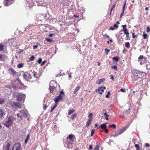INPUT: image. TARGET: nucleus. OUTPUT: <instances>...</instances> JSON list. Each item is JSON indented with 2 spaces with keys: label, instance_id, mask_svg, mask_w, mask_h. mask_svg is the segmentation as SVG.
I'll return each mask as SVG.
<instances>
[{
  "label": "nucleus",
  "instance_id": "52",
  "mask_svg": "<svg viewBox=\"0 0 150 150\" xmlns=\"http://www.w3.org/2000/svg\"><path fill=\"white\" fill-rule=\"evenodd\" d=\"M146 30L147 32H148L150 31V28L149 27H147Z\"/></svg>",
  "mask_w": 150,
  "mask_h": 150
},
{
  "label": "nucleus",
  "instance_id": "19",
  "mask_svg": "<svg viewBox=\"0 0 150 150\" xmlns=\"http://www.w3.org/2000/svg\"><path fill=\"white\" fill-rule=\"evenodd\" d=\"M15 105L17 108H21V105L20 103L18 102H15L14 103Z\"/></svg>",
  "mask_w": 150,
  "mask_h": 150
},
{
  "label": "nucleus",
  "instance_id": "28",
  "mask_svg": "<svg viewBox=\"0 0 150 150\" xmlns=\"http://www.w3.org/2000/svg\"><path fill=\"white\" fill-rule=\"evenodd\" d=\"M57 104H56L52 108H51V109L50 110L51 112H52L53 110L56 108Z\"/></svg>",
  "mask_w": 150,
  "mask_h": 150
},
{
  "label": "nucleus",
  "instance_id": "59",
  "mask_svg": "<svg viewBox=\"0 0 150 150\" xmlns=\"http://www.w3.org/2000/svg\"><path fill=\"white\" fill-rule=\"evenodd\" d=\"M115 4L113 6L112 8L111 9V11H112L113 9L115 8Z\"/></svg>",
  "mask_w": 150,
  "mask_h": 150
},
{
  "label": "nucleus",
  "instance_id": "41",
  "mask_svg": "<svg viewBox=\"0 0 150 150\" xmlns=\"http://www.w3.org/2000/svg\"><path fill=\"white\" fill-rule=\"evenodd\" d=\"M46 40L47 42H50L52 41V39L50 38H46Z\"/></svg>",
  "mask_w": 150,
  "mask_h": 150
},
{
  "label": "nucleus",
  "instance_id": "61",
  "mask_svg": "<svg viewBox=\"0 0 150 150\" xmlns=\"http://www.w3.org/2000/svg\"><path fill=\"white\" fill-rule=\"evenodd\" d=\"M92 115V113H90V114H89V115H88V117H90V118L91 117V116Z\"/></svg>",
  "mask_w": 150,
  "mask_h": 150
},
{
  "label": "nucleus",
  "instance_id": "14",
  "mask_svg": "<svg viewBox=\"0 0 150 150\" xmlns=\"http://www.w3.org/2000/svg\"><path fill=\"white\" fill-rule=\"evenodd\" d=\"M106 124V123H104L100 125V127L103 129H105L107 127Z\"/></svg>",
  "mask_w": 150,
  "mask_h": 150
},
{
  "label": "nucleus",
  "instance_id": "12",
  "mask_svg": "<svg viewBox=\"0 0 150 150\" xmlns=\"http://www.w3.org/2000/svg\"><path fill=\"white\" fill-rule=\"evenodd\" d=\"M20 113H21V114L23 115L25 117H26L28 115L27 113L24 110L20 111Z\"/></svg>",
  "mask_w": 150,
  "mask_h": 150
},
{
  "label": "nucleus",
  "instance_id": "9",
  "mask_svg": "<svg viewBox=\"0 0 150 150\" xmlns=\"http://www.w3.org/2000/svg\"><path fill=\"white\" fill-rule=\"evenodd\" d=\"M93 120L92 117H91L88 119V121L86 122V127H88L90 125L92 121Z\"/></svg>",
  "mask_w": 150,
  "mask_h": 150
},
{
  "label": "nucleus",
  "instance_id": "48",
  "mask_svg": "<svg viewBox=\"0 0 150 150\" xmlns=\"http://www.w3.org/2000/svg\"><path fill=\"white\" fill-rule=\"evenodd\" d=\"M99 147L98 146H96L94 148L93 150H98Z\"/></svg>",
  "mask_w": 150,
  "mask_h": 150
},
{
  "label": "nucleus",
  "instance_id": "23",
  "mask_svg": "<svg viewBox=\"0 0 150 150\" xmlns=\"http://www.w3.org/2000/svg\"><path fill=\"white\" fill-rule=\"evenodd\" d=\"M131 112V110L130 109H128L127 111H125L123 112V113L127 114Z\"/></svg>",
  "mask_w": 150,
  "mask_h": 150
},
{
  "label": "nucleus",
  "instance_id": "5",
  "mask_svg": "<svg viewBox=\"0 0 150 150\" xmlns=\"http://www.w3.org/2000/svg\"><path fill=\"white\" fill-rule=\"evenodd\" d=\"M10 73L13 76H18V73L16 71H15L13 68H11L9 69Z\"/></svg>",
  "mask_w": 150,
  "mask_h": 150
},
{
  "label": "nucleus",
  "instance_id": "37",
  "mask_svg": "<svg viewBox=\"0 0 150 150\" xmlns=\"http://www.w3.org/2000/svg\"><path fill=\"white\" fill-rule=\"evenodd\" d=\"M123 30L124 31L125 34H128V33L129 32H128V30L127 29H124V30Z\"/></svg>",
  "mask_w": 150,
  "mask_h": 150
},
{
  "label": "nucleus",
  "instance_id": "63",
  "mask_svg": "<svg viewBox=\"0 0 150 150\" xmlns=\"http://www.w3.org/2000/svg\"><path fill=\"white\" fill-rule=\"evenodd\" d=\"M145 145L147 147H148L149 146V144L148 143L146 144Z\"/></svg>",
  "mask_w": 150,
  "mask_h": 150
},
{
  "label": "nucleus",
  "instance_id": "29",
  "mask_svg": "<svg viewBox=\"0 0 150 150\" xmlns=\"http://www.w3.org/2000/svg\"><path fill=\"white\" fill-rule=\"evenodd\" d=\"M125 45V46L127 48H129L130 47V44L129 42H126Z\"/></svg>",
  "mask_w": 150,
  "mask_h": 150
},
{
  "label": "nucleus",
  "instance_id": "44",
  "mask_svg": "<svg viewBox=\"0 0 150 150\" xmlns=\"http://www.w3.org/2000/svg\"><path fill=\"white\" fill-rule=\"evenodd\" d=\"M119 135V133H115L114 134H112V136L116 137V136H118Z\"/></svg>",
  "mask_w": 150,
  "mask_h": 150
},
{
  "label": "nucleus",
  "instance_id": "33",
  "mask_svg": "<svg viewBox=\"0 0 150 150\" xmlns=\"http://www.w3.org/2000/svg\"><path fill=\"white\" fill-rule=\"evenodd\" d=\"M109 126L110 127H113L114 129H115L116 127V125L114 124H113L112 125H110Z\"/></svg>",
  "mask_w": 150,
  "mask_h": 150
},
{
  "label": "nucleus",
  "instance_id": "15",
  "mask_svg": "<svg viewBox=\"0 0 150 150\" xmlns=\"http://www.w3.org/2000/svg\"><path fill=\"white\" fill-rule=\"evenodd\" d=\"M11 146V144L9 142H8L4 150H9Z\"/></svg>",
  "mask_w": 150,
  "mask_h": 150
},
{
  "label": "nucleus",
  "instance_id": "1",
  "mask_svg": "<svg viewBox=\"0 0 150 150\" xmlns=\"http://www.w3.org/2000/svg\"><path fill=\"white\" fill-rule=\"evenodd\" d=\"M13 97L16 98L18 101H21L23 99L24 100L25 97V95H23L20 93L14 92L13 94Z\"/></svg>",
  "mask_w": 150,
  "mask_h": 150
},
{
  "label": "nucleus",
  "instance_id": "11",
  "mask_svg": "<svg viewBox=\"0 0 150 150\" xmlns=\"http://www.w3.org/2000/svg\"><path fill=\"white\" fill-rule=\"evenodd\" d=\"M16 149V150H20L21 147V144L18 143H17L15 144Z\"/></svg>",
  "mask_w": 150,
  "mask_h": 150
},
{
  "label": "nucleus",
  "instance_id": "35",
  "mask_svg": "<svg viewBox=\"0 0 150 150\" xmlns=\"http://www.w3.org/2000/svg\"><path fill=\"white\" fill-rule=\"evenodd\" d=\"M4 50V46L0 44V51H2Z\"/></svg>",
  "mask_w": 150,
  "mask_h": 150
},
{
  "label": "nucleus",
  "instance_id": "36",
  "mask_svg": "<svg viewBox=\"0 0 150 150\" xmlns=\"http://www.w3.org/2000/svg\"><path fill=\"white\" fill-rule=\"evenodd\" d=\"M135 146L137 148V150H139L140 148L139 145L138 144H135Z\"/></svg>",
  "mask_w": 150,
  "mask_h": 150
},
{
  "label": "nucleus",
  "instance_id": "7",
  "mask_svg": "<svg viewBox=\"0 0 150 150\" xmlns=\"http://www.w3.org/2000/svg\"><path fill=\"white\" fill-rule=\"evenodd\" d=\"M126 0H125V3L124 4L123 6V7L122 12L121 13L120 16V18H121L123 15V14L124 13V12L125 8V5H126Z\"/></svg>",
  "mask_w": 150,
  "mask_h": 150
},
{
  "label": "nucleus",
  "instance_id": "26",
  "mask_svg": "<svg viewBox=\"0 0 150 150\" xmlns=\"http://www.w3.org/2000/svg\"><path fill=\"white\" fill-rule=\"evenodd\" d=\"M76 115H77L76 114H74L73 115L71 116V118L72 120H74V119L76 117Z\"/></svg>",
  "mask_w": 150,
  "mask_h": 150
},
{
  "label": "nucleus",
  "instance_id": "55",
  "mask_svg": "<svg viewBox=\"0 0 150 150\" xmlns=\"http://www.w3.org/2000/svg\"><path fill=\"white\" fill-rule=\"evenodd\" d=\"M96 92H98L100 91L99 87L96 90Z\"/></svg>",
  "mask_w": 150,
  "mask_h": 150
},
{
  "label": "nucleus",
  "instance_id": "57",
  "mask_svg": "<svg viewBox=\"0 0 150 150\" xmlns=\"http://www.w3.org/2000/svg\"><path fill=\"white\" fill-rule=\"evenodd\" d=\"M115 28L114 27H111L109 29V30H114Z\"/></svg>",
  "mask_w": 150,
  "mask_h": 150
},
{
  "label": "nucleus",
  "instance_id": "49",
  "mask_svg": "<svg viewBox=\"0 0 150 150\" xmlns=\"http://www.w3.org/2000/svg\"><path fill=\"white\" fill-rule=\"evenodd\" d=\"M122 27H123V30H124V29H126L125 28L126 27V26H127V25H122Z\"/></svg>",
  "mask_w": 150,
  "mask_h": 150
},
{
  "label": "nucleus",
  "instance_id": "38",
  "mask_svg": "<svg viewBox=\"0 0 150 150\" xmlns=\"http://www.w3.org/2000/svg\"><path fill=\"white\" fill-rule=\"evenodd\" d=\"M38 43H37L36 45H34L33 46V49H35L36 48H37L38 46Z\"/></svg>",
  "mask_w": 150,
  "mask_h": 150
},
{
  "label": "nucleus",
  "instance_id": "42",
  "mask_svg": "<svg viewBox=\"0 0 150 150\" xmlns=\"http://www.w3.org/2000/svg\"><path fill=\"white\" fill-rule=\"evenodd\" d=\"M103 112L104 113V115H107L106 111L105 109H104L103 111Z\"/></svg>",
  "mask_w": 150,
  "mask_h": 150
},
{
  "label": "nucleus",
  "instance_id": "46",
  "mask_svg": "<svg viewBox=\"0 0 150 150\" xmlns=\"http://www.w3.org/2000/svg\"><path fill=\"white\" fill-rule=\"evenodd\" d=\"M42 58H40V59H39V60H38V63L39 64H40L41 63V62L42 61Z\"/></svg>",
  "mask_w": 150,
  "mask_h": 150
},
{
  "label": "nucleus",
  "instance_id": "2",
  "mask_svg": "<svg viewBox=\"0 0 150 150\" xmlns=\"http://www.w3.org/2000/svg\"><path fill=\"white\" fill-rule=\"evenodd\" d=\"M13 117L12 116H10L8 117V120L6 122L3 123V124L7 127H10L13 122Z\"/></svg>",
  "mask_w": 150,
  "mask_h": 150
},
{
  "label": "nucleus",
  "instance_id": "60",
  "mask_svg": "<svg viewBox=\"0 0 150 150\" xmlns=\"http://www.w3.org/2000/svg\"><path fill=\"white\" fill-rule=\"evenodd\" d=\"M148 66H149L148 65H146V69L148 70L149 69H150V67H149Z\"/></svg>",
  "mask_w": 150,
  "mask_h": 150
},
{
  "label": "nucleus",
  "instance_id": "17",
  "mask_svg": "<svg viewBox=\"0 0 150 150\" xmlns=\"http://www.w3.org/2000/svg\"><path fill=\"white\" fill-rule=\"evenodd\" d=\"M64 96V92L63 91H61L60 92V93L58 96L60 98H61L62 99L63 96Z\"/></svg>",
  "mask_w": 150,
  "mask_h": 150
},
{
  "label": "nucleus",
  "instance_id": "16",
  "mask_svg": "<svg viewBox=\"0 0 150 150\" xmlns=\"http://www.w3.org/2000/svg\"><path fill=\"white\" fill-rule=\"evenodd\" d=\"M74 135L72 134H70L69 135V138L72 141H74V138H73Z\"/></svg>",
  "mask_w": 150,
  "mask_h": 150
},
{
  "label": "nucleus",
  "instance_id": "64",
  "mask_svg": "<svg viewBox=\"0 0 150 150\" xmlns=\"http://www.w3.org/2000/svg\"><path fill=\"white\" fill-rule=\"evenodd\" d=\"M47 108V106L46 105H44L43 108L45 110Z\"/></svg>",
  "mask_w": 150,
  "mask_h": 150
},
{
  "label": "nucleus",
  "instance_id": "34",
  "mask_svg": "<svg viewBox=\"0 0 150 150\" xmlns=\"http://www.w3.org/2000/svg\"><path fill=\"white\" fill-rule=\"evenodd\" d=\"M74 112V110H70L68 112V114L69 115H71L72 113H73Z\"/></svg>",
  "mask_w": 150,
  "mask_h": 150
},
{
  "label": "nucleus",
  "instance_id": "56",
  "mask_svg": "<svg viewBox=\"0 0 150 150\" xmlns=\"http://www.w3.org/2000/svg\"><path fill=\"white\" fill-rule=\"evenodd\" d=\"M54 34H50L49 35V36L50 37H52L54 36Z\"/></svg>",
  "mask_w": 150,
  "mask_h": 150
},
{
  "label": "nucleus",
  "instance_id": "58",
  "mask_svg": "<svg viewBox=\"0 0 150 150\" xmlns=\"http://www.w3.org/2000/svg\"><path fill=\"white\" fill-rule=\"evenodd\" d=\"M103 36H104L108 38H110L109 36L108 35H107V34H105V35H104Z\"/></svg>",
  "mask_w": 150,
  "mask_h": 150
},
{
  "label": "nucleus",
  "instance_id": "25",
  "mask_svg": "<svg viewBox=\"0 0 150 150\" xmlns=\"http://www.w3.org/2000/svg\"><path fill=\"white\" fill-rule=\"evenodd\" d=\"M148 36L146 34L145 32L143 33V37L144 39H146V38Z\"/></svg>",
  "mask_w": 150,
  "mask_h": 150
},
{
  "label": "nucleus",
  "instance_id": "27",
  "mask_svg": "<svg viewBox=\"0 0 150 150\" xmlns=\"http://www.w3.org/2000/svg\"><path fill=\"white\" fill-rule=\"evenodd\" d=\"M99 88L100 91H101L102 92H103L104 91V90L106 89V87H100Z\"/></svg>",
  "mask_w": 150,
  "mask_h": 150
},
{
  "label": "nucleus",
  "instance_id": "22",
  "mask_svg": "<svg viewBox=\"0 0 150 150\" xmlns=\"http://www.w3.org/2000/svg\"><path fill=\"white\" fill-rule=\"evenodd\" d=\"M55 87L54 86H50L49 88L50 92L52 93L53 89Z\"/></svg>",
  "mask_w": 150,
  "mask_h": 150
},
{
  "label": "nucleus",
  "instance_id": "39",
  "mask_svg": "<svg viewBox=\"0 0 150 150\" xmlns=\"http://www.w3.org/2000/svg\"><path fill=\"white\" fill-rule=\"evenodd\" d=\"M94 132H95V130H94L93 129H92L91 130V136H92L93 135V134L94 133Z\"/></svg>",
  "mask_w": 150,
  "mask_h": 150
},
{
  "label": "nucleus",
  "instance_id": "47",
  "mask_svg": "<svg viewBox=\"0 0 150 150\" xmlns=\"http://www.w3.org/2000/svg\"><path fill=\"white\" fill-rule=\"evenodd\" d=\"M120 91L122 92H125V91L124 89L123 88H121L120 89V90L118 91V92H119Z\"/></svg>",
  "mask_w": 150,
  "mask_h": 150
},
{
  "label": "nucleus",
  "instance_id": "40",
  "mask_svg": "<svg viewBox=\"0 0 150 150\" xmlns=\"http://www.w3.org/2000/svg\"><path fill=\"white\" fill-rule=\"evenodd\" d=\"M110 50H109L108 49H105V51L106 52V54H108V52H110Z\"/></svg>",
  "mask_w": 150,
  "mask_h": 150
},
{
  "label": "nucleus",
  "instance_id": "20",
  "mask_svg": "<svg viewBox=\"0 0 150 150\" xmlns=\"http://www.w3.org/2000/svg\"><path fill=\"white\" fill-rule=\"evenodd\" d=\"M29 138H30V134H28L25 140V144H26L27 143L28 140L29 139Z\"/></svg>",
  "mask_w": 150,
  "mask_h": 150
},
{
  "label": "nucleus",
  "instance_id": "21",
  "mask_svg": "<svg viewBox=\"0 0 150 150\" xmlns=\"http://www.w3.org/2000/svg\"><path fill=\"white\" fill-rule=\"evenodd\" d=\"M112 59L113 61H115L116 62H118L119 60L118 57L117 56H116V57H113L112 58Z\"/></svg>",
  "mask_w": 150,
  "mask_h": 150
},
{
  "label": "nucleus",
  "instance_id": "24",
  "mask_svg": "<svg viewBox=\"0 0 150 150\" xmlns=\"http://www.w3.org/2000/svg\"><path fill=\"white\" fill-rule=\"evenodd\" d=\"M126 130V129H121L120 130L119 133V134L120 135L121 134H122L123 132H124Z\"/></svg>",
  "mask_w": 150,
  "mask_h": 150
},
{
  "label": "nucleus",
  "instance_id": "8",
  "mask_svg": "<svg viewBox=\"0 0 150 150\" xmlns=\"http://www.w3.org/2000/svg\"><path fill=\"white\" fill-rule=\"evenodd\" d=\"M62 99L61 98H60L58 96H56L54 99V100L56 104H57L59 101H60L62 100Z\"/></svg>",
  "mask_w": 150,
  "mask_h": 150
},
{
  "label": "nucleus",
  "instance_id": "50",
  "mask_svg": "<svg viewBox=\"0 0 150 150\" xmlns=\"http://www.w3.org/2000/svg\"><path fill=\"white\" fill-rule=\"evenodd\" d=\"M46 62V61H44L41 64V65L42 66Z\"/></svg>",
  "mask_w": 150,
  "mask_h": 150
},
{
  "label": "nucleus",
  "instance_id": "53",
  "mask_svg": "<svg viewBox=\"0 0 150 150\" xmlns=\"http://www.w3.org/2000/svg\"><path fill=\"white\" fill-rule=\"evenodd\" d=\"M143 56L140 55L139 57V59H143Z\"/></svg>",
  "mask_w": 150,
  "mask_h": 150
},
{
  "label": "nucleus",
  "instance_id": "6",
  "mask_svg": "<svg viewBox=\"0 0 150 150\" xmlns=\"http://www.w3.org/2000/svg\"><path fill=\"white\" fill-rule=\"evenodd\" d=\"M11 86H8V87L9 88H13L14 90H16L18 88L17 85H16L12 81Z\"/></svg>",
  "mask_w": 150,
  "mask_h": 150
},
{
  "label": "nucleus",
  "instance_id": "3",
  "mask_svg": "<svg viewBox=\"0 0 150 150\" xmlns=\"http://www.w3.org/2000/svg\"><path fill=\"white\" fill-rule=\"evenodd\" d=\"M134 73H136V75L137 77L141 78L146 75V73L143 72H141L139 70H135Z\"/></svg>",
  "mask_w": 150,
  "mask_h": 150
},
{
  "label": "nucleus",
  "instance_id": "13",
  "mask_svg": "<svg viewBox=\"0 0 150 150\" xmlns=\"http://www.w3.org/2000/svg\"><path fill=\"white\" fill-rule=\"evenodd\" d=\"M80 88L81 87L80 86H77L76 88L74 90V94H75L76 92L80 89Z\"/></svg>",
  "mask_w": 150,
  "mask_h": 150
},
{
  "label": "nucleus",
  "instance_id": "4",
  "mask_svg": "<svg viewBox=\"0 0 150 150\" xmlns=\"http://www.w3.org/2000/svg\"><path fill=\"white\" fill-rule=\"evenodd\" d=\"M23 76L24 79L26 81H27L29 79H31L32 78L31 75L27 72H24L23 74Z\"/></svg>",
  "mask_w": 150,
  "mask_h": 150
},
{
  "label": "nucleus",
  "instance_id": "62",
  "mask_svg": "<svg viewBox=\"0 0 150 150\" xmlns=\"http://www.w3.org/2000/svg\"><path fill=\"white\" fill-rule=\"evenodd\" d=\"M134 33H133L132 34V35H133L132 38H135L136 37V35H134Z\"/></svg>",
  "mask_w": 150,
  "mask_h": 150
},
{
  "label": "nucleus",
  "instance_id": "30",
  "mask_svg": "<svg viewBox=\"0 0 150 150\" xmlns=\"http://www.w3.org/2000/svg\"><path fill=\"white\" fill-rule=\"evenodd\" d=\"M111 68L112 69H114L116 70H117V68L116 65L112 66H111Z\"/></svg>",
  "mask_w": 150,
  "mask_h": 150
},
{
  "label": "nucleus",
  "instance_id": "31",
  "mask_svg": "<svg viewBox=\"0 0 150 150\" xmlns=\"http://www.w3.org/2000/svg\"><path fill=\"white\" fill-rule=\"evenodd\" d=\"M23 64L22 63H21V64H18L17 65V67L18 68H21L23 67Z\"/></svg>",
  "mask_w": 150,
  "mask_h": 150
},
{
  "label": "nucleus",
  "instance_id": "18",
  "mask_svg": "<svg viewBox=\"0 0 150 150\" xmlns=\"http://www.w3.org/2000/svg\"><path fill=\"white\" fill-rule=\"evenodd\" d=\"M104 80V79H99L97 81L96 83L98 84H100L101 82H103Z\"/></svg>",
  "mask_w": 150,
  "mask_h": 150
},
{
  "label": "nucleus",
  "instance_id": "32",
  "mask_svg": "<svg viewBox=\"0 0 150 150\" xmlns=\"http://www.w3.org/2000/svg\"><path fill=\"white\" fill-rule=\"evenodd\" d=\"M35 58L34 56L33 55H32L31 56V57L29 58V61H33Z\"/></svg>",
  "mask_w": 150,
  "mask_h": 150
},
{
  "label": "nucleus",
  "instance_id": "43",
  "mask_svg": "<svg viewBox=\"0 0 150 150\" xmlns=\"http://www.w3.org/2000/svg\"><path fill=\"white\" fill-rule=\"evenodd\" d=\"M4 101V100L2 98H0V104H1Z\"/></svg>",
  "mask_w": 150,
  "mask_h": 150
},
{
  "label": "nucleus",
  "instance_id": "45",
  "mask_svg": "<svg viewBox=\"0 0 150 150\" xmlns=\"http://www.w3.org/2000/svg\"><path fill=\"white\" fill-rule=\"evenodd\" d=\"M118 25L116 24H114L113 25V27L116 29H117L118 28Z\"/></svg>",
  "mask_w": 150,
  "mask_h": 150
},
{
  "label": "nucleus",
  "instance_id": "51",
  "mask_svg": "<svg viewBox=\"0 0 150 150\" xmlns=\"http://www.w3.org/2000/svg\"><path fill=\"white\" fill-rule=\"evenodd\" d=\"M104 129L105 130V133H108V130L106 128Z\"/></svg>",
  "mask_w": 150,
  "mask_h": 150
},
{
  "label": "nucleus",
  "instance_id": "10",
  "mask_svg": "<svg viewBox=\"0 0 150 150\" xmlns=\"http://www.w3.org/2000/svg\"><path fill=\"white\" fill-rule=\"evenodd\" d=\"M17 82V83L18 84L19 86H20L21 87H22V86H24L23 84L21 81L18 78L16 80V82Z\"/></svg>",
  "mask_w": 150,
  "mask_h": 150
},
{
  "label": "nucleus",
  "instance_id": "54",
  "mask_svg": "<svg viewBox=\"0 0 150 150\" xmlns=\"http://www.w3.org/2000/svg\"><path fill=\"white\" fill-rule=\"evenodd\" d=\"M106 116L105 119L106 120H108V117H109V115H105Z\"/></svg>",
  "mask_w": 150,
  "mask_h": 150
}]
</instances>
